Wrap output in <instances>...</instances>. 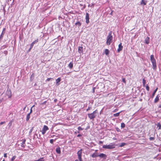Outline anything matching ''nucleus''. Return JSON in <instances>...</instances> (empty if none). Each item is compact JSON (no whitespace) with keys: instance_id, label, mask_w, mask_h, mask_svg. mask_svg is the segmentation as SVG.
Here are the masks:
<instances>
[{"instance_id":"nucleus-1","label":"nucleus","mask_w":161,"mask_h":161,"mask_svg":"<svg viewBox=\"0 0 161 161\" xmlns=\"http://www.w3.org/2000/svg\"><path fill=\"white\" fill-rule=\"evenodd\" d=\"M150 60L152 64L153 68V70H155L157 69V64L154 55H152L150 56Z\"/></svg>"},{"instance_id":"nucleus-2","label":"nucleus","mask_w":161,"mask_h":161,"mask_svg":"<svg viewBox=\"0 0 161 161\" xmlns=\"http://www.w3.org/2000/svg\"><path fill=\"white\" fill-rule=\"evenodd\" d=\"M112 31H110L107 37L106 44L108 45H109L112 42L113 37L112 35Z\"/></svg>"},{"instance_id":"nucleus-3","label":"nucleus","mask_w":161,"mask_h":161,"mask_svg":"<svg viewBox=\"0 0 161 161\" xmlns=\"http://www.w3.org/2000/svg\"><path fill=\"white\" fill-rule=\"evenodd\" d=\"M97 114V110H96L92 113L88 114L87 115L90 119L94 120V119L96 117Z\"/></svg>"},{"instance_id":"nucleus-4","label":"nucleus","mask_w":161,"mask_h":161,"mask_svg":"<svg viewBox=\"0 0 161 161\" xmlns=\"http://www.w3.org/2000/svg\"><path fill=\"white\" fill-rule=\"evenodd\" d=\"M115 145L114 143H111L108 145H104L103 148L105 149H112L115 147Z\"/></svg>"},{"instance_id":"nucleus-5","label":"nucleus","mask_w":161,"mask_h":161,"mask_svg":"<svg viewBox=\"0 0 161 161\" xmlns=\"http://www.w3.org/2000/svg\"><path fill=\"white\" fill-rule=\"evenodd\" d=\"M82 151V149H81L80 150H79L77 152V155L78 156V158L79 159V161H82L81 158Z\"/></svg>"},{"instance_id":"nucleus-6","label":"nucleus","mask_w":161,"mask_h":161,"mask_svg":"<svg viewBox=\"0 0 161 161\" xmlns=\"http://www.w3.org/2000/svg\"><path fill=\"white\" fill-rule=\"evenodd\" d=\"M48 130L49 128L46 125H44L43 126V127L41 131L42 132V134L43 135H44L46 133V131Z\"/></svg>"},{"instance_id":"nucleus-7","label":"nucleus","mask_w":161,"mask_h":161,"mask_svg":"<svg viewBox=\"0 0 161 161\" xmlns=\"http://www.w3.org/2000/svg\"><path fill=\"white\" fill-rule=\"evenodd\" d=\"M6 95L8 97V98H10L12 96L11 92L10 89H8L6 92Z\"/></svg>"},{"instance_id":"nucleus-8","label":"nucleus","mask_w":161,"mask_h":161,"mask_svg":"<svg viewBox=\"0 0 161 161\" xmlns=\"http://www.w3.org/2000/svg\"><path fill=\"white\" fill-rule=\"evenodd\" d=\"M38 42V39L36 40L35 41H33L31 44L30 47L28 50V52H29L31 51V49L33 47L35 43H37Z\"/></svg>"},{"instance_id":"nucleus-9","label":"nucleus","mask_w":161,"mask_h":161,"mask_svg":"<svg viewBox=\"0 0 161 161\" xmlns=\"http://www.w3.org/2000/svg\"><path fill=\"white\" fill-rule=\"evenodd\" d=\"M123 48V47L122 45V43H120L118 46V48L117 49V52L119 53L120 51H121Z\"/></svg>"},{"instance_id":"nucleus-10","label":"nucleus","mask_w":161,"mask_h":161,"mask_svg":"<svg viewBox=\"0 0 161 161\" xmlns=\"http://www.w3.org/2000/svg\"><path fill=\"white\" fill-rule=\"evenodd\" d=\"M89 14L88 13H86V22L88 24L89 22Z\"/></svg>"},{"instance_id":"nucleus-11","label":"nucleus","mask_w":161,"mask_h":161,"mask_svg":"<svg viewBox=\"0 0 161 161\" xmlns=\"http://www.w3.org/2000/svg\"><path fill=\"white\" fill-rule=\"evenodd\" d=\"M98 157L101 158H103L104 159H105L106 158L107 156L105 154L102 153L99 155Z\"/></svg>"},{"instance_id":"nucleus-12","label":"nucleus","mask_w":161,"mask_h":161,"mask_svg":"<svg viewBox=\"0 0 161 161\" xmlns=\"http://www.w3.org/2000/svg\"><path fill=\"white\" fill-rule=\"evenodd\" d=\"M5 29H6L5 28H4L3 29V30L2 31V33L1 34V35L0 36V40L2 39L5 33Z\"/></svg>"},{"instance_id":"nucleus-13","label":"nucleus","mask_w":161,"mask_h":161,"mask_svg":"<svg viewBox=\"0 0 161 161\" xmlns=\"http://www.w3.org/2000/svg\"><path fill=\"white\" fill-rule=\"evenodd\" d=\"M25 139L23 140L22 143H21V146L22 147L24 148L25 145Z\"/></svg>"},{"instance_id":"nucleus-14","label":"nucleus","mask_w":161,"mask_h":161,"mask_svg":"<svg viewBox=\"0 0 161 161\" xmlns=\"http://www.w3.org/2000/svg\"><path fill=\"white\" fill-rule=\"evenodd\" d=\"M145 42L146 44H148L149 43V37H147L145 40Z\"/></svg>"},{"instance_id":"nucleus-15","label":"nucleus","mask_w":161,"mask_h":161,"mask_svg":"<svg viewBox=\"0 0 161 161\" xmlns=\"http://www.w3.org/2000/svg\"><path fill=\"white\" fill-rule=\"evenodd\" d=\"M78 50L79 53H82L83 52V47H79L78 48Z\"/></svg>"},{"instance_id":"nucleus-16","label":"nucleus","mask_w":161,"mask_h":161,"mask_svg":"<svg viewBox=\"0 0 161 161\" xmlns=\"http://www.w3.org/2000/svg\"><path fill=\"white\" fill-rule=\"evenodd\" d=\"M159 100V96L158 95L156 96V98H155L154 100V103H157L158 102Z\"/></svg>"},{"instance_id":"nucleus-17","label":"nucleus","mask_w":161,"mask_h":161,"mask_svg":"<svg viewBox=\"0 0 161 161\" xmlns=\"http://www.w3.org/2000/svg\"><path fill=\"white\" fill-rule=\"evenodd\" d=\"M99 155L96 153H94L92 155V157L93 158L98 157Z\"/></svg>"},{"instance_id":"nucleus-18","label":"nucleus","mask_w":161,"mask_h":161,"mask_svg":"<svg viewBox=\"0 0 161 161\" xmlns=\"http://www.w3.org/2000/svg\"><path fill=\"white\" fill-rule=\"evenodd\" d=\"M61 81V78L60 77L58 78L56 80V82L57 85H59V83Z\"/></svg>"},{"instance_id":"nucleus-19","label":"nucleus","mask_w":161,"mask_h":161,"mask_svg":"<svg viewBox=\"0 0 161 161\" xmlns=\"http://www.w3.org/2000/svg\"><path fill=\"white\" fill-rule=\"evenodd\" d=\"M56 152L58 154H60L61 153L60 148L59 147H57L56 149Z\"/></svg>"},{"instance_id":"nucleus-20","label":"nucleus","mask_w":161,"mask_h":161,"mask_svg":"<svg viewBox=\"0 0 161 161\" xmlns=\"http://www.w3.org/2000/svg\"><path fill=\"white\" fill-rule=\"evenodd\" d=\"M158 89V88H157L155 89V90L153 92L152 94V98H153V97H154L155 95V94L156 93V92L157 91V90Z\"/></svg>"},{"instance_id":"nucleus-21","label":"nucleus","mask_w":161,"mask_h":161,"mask_svg":"<svg viewBox=\"0 0 161 161\" xmlns=\"http://www.w3.org/2000/svg\"><path fill=\"white\" fill-rule=\"evenodd\" d=\"M75 25L79 28L81 26V23L79 21H78L75 23Z\"/></svg>"},{"instance_id":"nucleus-22","label":"nucleus","mask_w":161,"mask_h":161,"mask_svg":"<svg viewBox=\"0 0 161 161\" xmlns=\"http://www.w3.org/2000/svg\"><path fill=\"white\" fill-rule=\"evenodd\" d=\"M157 128H158V130L161 129V124L160 123H158L157 124Z\"/></svg>"},{"instance_id":"nucleus-23","label":"nucleus","mask_w":161,"mask_h":161,"mask_svg":"<svg viewBox=\"0 0 161 161\" xmlns=\"http://www.w3.org/2000/svg\"><path fill=\"white\" fill-rule=\"evenodd\" d=\"M30 114H31L29 113L27 114L26 118V120L27 121H28L29 120L30 118Z\"/></svg>"},{"instance_id":"nucleus-24","label":"nucleus","mask_w":161,"mask_h":161,"mask_svg":"<svg viewBox=\"0 0 161 161\" xmlns=\"http://www.w3.org/2000/svg\"><path fill=\"white\" fill-rule=\"evenodd\" d=\"M68 67L70 69H72L73 67V63L72 62H70L68 65Z\"/></svg>"},{"instance_id":"nucleus-25","label":"nucleus","mask_w":161,"mask_h":161,"mask_svg":"<svg viewBox=\"0 0 161 161\" xmlns=\"http://www.w3.org/2000/svg\"><path fill=\"white\" fill-rule=\"evenodd\" d=\"M146 3L147 2H145L144 0H142L141 3V5H146Z\"/></svg>"},{"instance_id":"nucleus-26","label":"nucleus","mask_w":161,"mask_h":161,"mask_svg":"<svg viewBox=\"0 0 161 161\" xmlns=\"http://www.w3.org/2000/svg\"><path fill=\"white\" fill-rule=\"evenodd\" d=\"M121 111L120 112H119L117 113L116 114H113V116L114 117H118L119 116L120 114L121 113Z\"/></svg>"},{"instance_id":"nucleus-27","label":"nucleus","mask_w":161,"mask_h":161,"mask_svg":"<svg viewBox=\"0 0 161 161\" xmlns=\"http://www.w3.org/2000/svg\"><path fill=\"white\" fill-rule=\"evenodd\" d=\"M105 53L106 55H108L109 53V51L108 49H105Z\"/></svg>"},{"instance_id":"nucleus-28","label":"nucleus","mask_w":161,"mask_h":161,"mask_svg":"<svg viewBox=\"0 0 161 161\" xmlns=\"http://www.w3.org/2000/svg\"><path fill=\"white\" fill-rule=\"evenodd\" d=\"M44 161V158H41L39 159L38 160H35L34 161Z\"/></svg>"},{"instance_id":"nucleus-29","label":"nucleus","mask_w":161,"mask_h":161,"mask_svg":"<svg viewBox=\"0 0 161 161\" xmlns=\"http://www.w3.org/2000/svg\"><path fill=\"white\" fill-rule=\"evenodd\" d=\"M142 83H143V85L144 87L145 86V84H146V80L145 79H142Z\"/></svg>"},{"instance_id":"nucleus-30","label":"nucleus","mask_w":161,"mask_h":161,"mask_svg":"<svg viewBox=\"0 0 161 161\" xmlns=\"http://www.w3.org/2000/svg\"><path fill=\"white\" fill-rule=\"evenodd\" d=\"M121 126L122 128H124L125 127V124L124 123H121Z\"/></svg>"},{"instance_id":"nucleus-31","label":"nucleus","mask_w":161,"mask_h":161,"mask_svg":"<svg viewBox=\"0 0 161 161\" xmlns=\"http://www.w3.org/2000/svg\"><path fill=\"white\" fill-rule=\"evenodd\" d=\"M34 77V74L33 73L32 74V75H31V78H30V79L31 81H32L33 80Z\"/></svg>"},{"instance_id":"nucleus-32","label":"nucleus","mask_w":161,"mask_h":161,"mask_svg":"<svg viewBox=\"0 0 161 161\" xmlns=\"http://www.w3.org/2000/svg\"><path fill=\"white\" fill-rule=\"evenodd\" d=\"M125 144H126L125 143H123V142L121 143L120 144L119 146L120 147H122L124 146H125Z\"/></svg>"},{"instance_id":"nucleus-33","label":"nucleus","mask_w":161,"mask_h":161,"mask_svg":"<svg viewBox=\"0 0 161 161\" xmlns=\"http://www.w3.org/2000/svg\"><path fill=\"white\" fill-rule=\"evenodd\" d=\"M16 158V156H14L11 158V161H14V160Z\"/></svg>"},{"instance_id":"nucleus-34","label":"nucleus","mask_w":161,"mask_h":161,"mask_svg":"<svg viewBox=\"0 0 161 161\" xmlns=\"http://www.w3.org/2000/svg\"><path fill=\"white\" fill-rule=\"evenodd\" d=\"M78 130H83V128H82L81 127L79 126L78 127Z\"/></svg>"},{"instance_id":"nucleus-35","label":"nucleus","mask_w":161,"mask_h":161,"mask_svg":"<svg viewBox=\"0 0 161 161\" xmlns=\"http://www.w3.org/2000/svg\"><path fill=\"white\" fill-rule=\"evenodd\" d=\"M115 129L117 131H118V132H120V129L118 127H116Z\"/></svg>"},{"instance_id":"nucleus-36","label":"nucleus","mask_w":161,"mask_h":161,"mask_svg":"<svg viewBox=\"0 0 161 161\" xmlns=\"http://www.w3.org/2000/svg\"><path fill=\"white\" fill-rule=\"evenodd\" d=\"M54 141V140L53 139H51L50 140V142L51 144H53V142Z\"/></svg>"},{"instance_id":"nucleus-37","label":"nucleus","mask_w":161,"mask_h":161,"mask_svg":"<svg viewBox=\"0 0 161 161\" xmlns=\"http://www.w3.org/2000/svg\"><path fill=\"white\" fill-rule=\"evenodd\" d=\"M146 89L147 91H149V87L147 85L146 86Z\"/></svg>"},{"instance_id":"nucleus-38","label":"nucleus","mask_w":161,"mask_h":161,"mask_svg":"<svg viewBox=\"0 0 161 161\" xmlns=\"http://www.w3.org/2000/svg\"><path fill=\"white\" fill-rule=\"evenodd\" d=\"M12 125V122L11 121L8 124V125H9V127H10Z\"/></svg>"},{"instance_id":"nucleus-39","label":"nucleus","mask_w":161,"mask_h":161,"mask_svg":"<svg viewBox=\"0 0 161 161\" xmlns=\"http://www.w3.org/2000/svg\"><path fill=\"white\" fill-rule=\"evenodd\" d=\"M149 139L151 141L153 140L154 139V137H150L149 138Z\"/></svg>"},{"instance_id":"nucleus-40","label":"nucleus","mask_w":161,"mask_h":161,"mask_svg":"<svg viewBox=\"0 0 161 161\" xmlns=\"http://www.w3.org/2000/svg\"><path fill=\"white\" fill-rule=\"evenodd\" d=\"M122 81L125 83H126V81L125 78H123L122 79Z\"/></svg>"},{"instance_id":"nucleus-41","label":"nucleus","mask_w":161,"mask_h":161,"mask_svg":"<svg viewBox=\"0 0 161 161\" xmlns=\"http://www.w3.org/2000/svg\"><path fill=\"white\" fill-rule=\"evenodd\" d=\"M91 108V107H88V108L87 109H86V111H88V110H90Z\"/></svg>"},{"instance_id":"nucleus-42","label":"nucleus","mask_w":161,"mask_h":161,"mask_svg":"<svg viewBox=\"0 0 161 161\" xmlns=\"http://www.w3.org/2000/svg\"><path fill=\"white\" fill-rule=\"evenodd\" d=\"M5 123V122H4V121L1 122H0V125H2L4 124Z\"/></svg>"},{"instance_id":"nucleus-43","label":"nucleus","mask_w":161,"mask_h":161,"mask_svg":"<svg viewBox=\"0 0 161 161\" xmlns=\"http://www.w3.org/2000/svg\"><path fill=\"white\" fill-rule=\"evenodd\" d=\"M32 112V108H31L30 109V111L29 113L31 114Z\"/></svg>"},{"instance_id":"nucleus-44","label":"nucleus","mask_w":161,"mask_h":161,"mask_svg":"<svg viewBox=\"0 0 161 161\" xmlns=\"http://www.w3.org/2000/svg\"><path fill=\"white\" fill-rule=\"evenodd\" d=\"M118 110V109H116L113 111V112H115Z\"/></svg>"},{"instance_id":"nucleus-45","label":"nucleus","mask_w":161,"mask_h":161,"mask_svg":"<svg viewBox=\"0 0 161 161\" xmlns=\"http://www.w3.org/2000/svg\"><path fill=\"white\" fill-rule=\"evenodd\" d=\"M4 156L5 158H6L7 157V153H4Z\"/></svg>"},{"instance_id":"nucleus-46","label":"nucleus","mask_w":161,"mask_h":161,"mask_svg":"<svg viewBox=\"0 0 161 161\" xmlns=\"http://www.w3.org/2000/svg\"><path fill=\"white\" fill-rule=\"evenodd\" d=\"M51 79V78H47V81H49Z\"/></svg>"},{"instance_id":"nucleus-47","label":"nucleus","mask_w":161,"mask_h":161,"mask_svg":"<svg viewBox=\"0 0 161 161\" xmlns=\"http://www.w3.org/2000/svg\"><path fill=\"white\" fill-rule=\"evenodd\" d=\"M46 103H47V101H45L43 103H42V104H45Z\"/></svg>"},{"instance_id":"nucleus-48","label":"nucleus","mask_w":161,"mask_h":161,"mask_svg":"<svg viewBox=\"0 0 161 161\" xmlns=\"http://www.w3.org/2000/svg\"><path fill=\"white\" fill-rule=\"evenodd\" d=\"M95 87H93V92H95Z\"/></svg>"},{"instance_id":"nucleus-49","label":"nucleus","mask_w":161,"mask_h":161,"mask_svg":"<svg viewBox=\"0 0 161 161\" xmlns=\"http://www.w3.org/2000/svg\"><path fill=\"white\" fill-rule=\"evenodd\" d=\"M81 136V135L79 134L77 136L78 137H79L80 136Z\"/></svg>"},{"instance_id":"nucleus-50","label":"nucleus","mask_w":161,"mask_h":161,"mask_svg":"<svg viewBox=\"0 0 161 161\" xmlns=\"http://www.w3.org/2000/svg\"><path fill=\"white\" fill-rule=\"evenodd\" d=\"M99 143L100 144H102L103 143V142L101 141H100L99 142Z\"/></svg>"},{"instance_id":"nucleus-51","label":"nucleus","mask_w":161,"mask_h":161,"mask_svg":"<svg viewBox=\"0 0 161 161\" xmlns=\"http://www.w3.org/2000/svg\"><path fill=\"white\" fill-rule=\"evenodd\" d=\"M26 107V106L23 108V110H25Z\"/></svg>"},{"instance_id":"nucleus-52","label":"nucleus","mask_w":161,"mask_h":161,"mask_svg":"<svg viewBox=\"0 0 161 161\" xmlns=\"http://www.w3.org/2000/svg\"><path fill=\"white\" fill-rule=\"evenodd\" d=\"M158 108H161V104H160V105L159 106H158Z\"/></svg>"},{"instance_id":"nucleus-53","label":"nucleus","mask_w":161,"mask_h":161,"mask_svg":"<svg viewBox=\"0 0 161 161\" xmlns=\"http://www.w3.org/2000/svg\"><path fill=\"white\" fill-rule=\"evenodd\" d=\"M34 106H35V105H33V106L31 107V108H32L33 107H34Z\"/></svg>"},{"instance_id":"nucleus-54","label":"nucleus","mask_w":161,"mask_h":161,"mask_svg":"<svg viewBox=\"0 0 161 161\" xmlns=\"http://www.w3.org/2000/svg\"><path fill=\"white\" fill-rule=\"evenodd\" d=\"M75 161H78V160L77 159H76Z\"/></svg>"},{"instance_id":"nucleus-55","label":"nucleus","mask_w":161,"mask_h":161,"mask_svg":"<svg viewBox=\"0 0 161 161\" xmlns=\"http://www.w3.org/2000/svg\"><path fill=\"white\" fill-rule=\"evenodd\" d=\"M85 8V6H84V7H83V9H84V8Z\"/></svg>"},{"instance_id":"nucleus-56","label":"nucleus","mask_w":161,"mask_h":161,"mask_svg":"<svg viewBox=\"0 0 161 161\" xmlns=\"http://www.w3.org/2000/svg\"><path fill=\"white\" fill-rule=\"evenodd\" d=\"M3 161H5V160L4 159H3Z\"/></svg>"},{"instance_id":"nucleus-57","label":"nucleus","mask_w":161,"mask_h":161,"mask_svg":"<svg viewBox=\"0 0 161 161\" xmlns=\"http://www.w3.org/2000/svg\"><path fill=\"white\" fill-rule=\"evenodd\" d=\"M56 100L55 99V100H54V101H56Z\"/></svg>"},{"instance_id":"nucleus-58","label":"nucleus","mask_w":161,"mask_h":161,"mask_svg":"<svg viewBox=\"0 0 161 161\" xmlns=\"http://www.w3.org/2000/svg\"><path fill=\"white\" fill-rule=\"evenodd\" d=\"M112 14V12H111L110 14Z\"/></svg>"},{"instance_id":"nucleus-59","label":"nucleus","mask_w":161,"mask_h":161,"mask_svg":"<svg viewBox=\"0 0 161 161\" xmlns=\"http://www.w3.org/2000/svg\"><path fill=\"white\" fill-rule=\"evenodd\" d=\"M1 102V101H0V103Z\"/></svg>"}]
</instances>
